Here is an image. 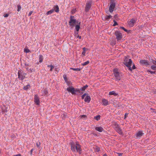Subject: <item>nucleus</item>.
Here are the masks:
<instances>
[{
    "instance_id": "nucleus-30",
    "label": "nucleus",
    "mask_w": 156,
    "mask_h": 156,
    "mask_svg": "<svg viewBox=\"0 0 156 156\" xmlns=\"http://www.w3.org/2000/svg\"><path fill=\"white\" fill-rule=\"evenodd\" d=\"M100 115H98L94 117V119L97 121L99 120L100 119Z\"/></svg>"
},
{
    "instance_id": "nucleus-44",
    "label": "nucleus",
    "mask_w": 156,
    "mask_h": 156,
    "mask_svg": "<svg viewBox=\"0 0 156 156\" xmlns=\"http://www.w3.org/2000/svg\"><path fill=\"white\" fill-rule=\"evenodd\" d=\"M83 51H86L88 49L85 47H84L83 48Z\"/></svg>"
},
{
    "instance_id": "nucleus-3",
    "label": "nucleus",
    "mask_w": 156,
    "mask_h": 156,
    "mask_svg": "<svg viewBox=\"0 0 156 156\" xmlns=\"http://www.w3.org/2000/svg\"><path fill=\"white\" fill-rule=\"evenodd\" d=\"M113 72L116 80H119L121 79L122 76L121 73L117 69H114Z\"/></svg>"
},
{
    "instance_id": "nucleus-60",
    "label": "nucleus",
    "mask_w": 156,
    "mask_h": 156,
    "mask_svg": "<svg viewBox=\"0 0 156 156\" xmlns=\"http://www.w3.org/2000/svg\"><path fill=\"white\" fill-rule=\"evenodd\" d=\"M27 70H29V69L28 68H27Z\"/></svg>"
},
{
    "instance_id": "nucleus-48",
    "label": "nucleus",
    "mask_w": 156,
    "mask_h": 156,
    "mask_svg": "<svg viewBox=\"0 0 156 156\" xmlns=\"http://www.w3.org/2000/svg\"><path fill=\"white\" fill-rule=\"evenodd\" d=\"M85 51H83L82 52V55H83L84 56L85 55Z\"/></svg>"
},
{
    "instance_id": "nucleus-49",
    "label": "nucleus",
    "mask_w": 156,
    "mask_h": 156,
    "mask_svg": "<svg viewBox=\"0 0 156 156\" xmlns=\"http://www.w3.org/2000/svg\"><path fill=\"white\" fill-rule=\"evenodd\" d=\"M13 156H21V155L20 154H17L14 155Z\"/></svg>"
},
{
    "instance_id": "nucleus-20",
    "label": "nucleus",
    "mask_w": 156,
    "mask_h": 156,
    "mask_svg": "<svg viewBox=\"0 0 156 156\" xmlns=\"http://www.w3.org/2000/svg\"><path fill=\"white\" fill-rule=\"evenodd\" d=\"M112 17V16L111 15H106L105 17V19L106 21H109Z\"/></svg>"
},
{
    "instance_id": "nucleus-35",
    "label": "nucleus",
    "mask_w": 156,
    "mask_h": 156,
    "mask_svg": "<svg viewBox=\"0 0 156 156\" xmlns=\"http://www.w3.org/2000/svg\"><path fill=\"white\" fill-rule=\"evenodd\" d=\"M151 68L154 70H156V66L154 65H152L151 66Z\"/></svg>"
},
{
    "instance_id": "nucleus-23",
    "label": "nucleus",
    "mask_w": 156,
    "mask_h": 156,
    "mask_svg": "<svg viewBox=\"0 0 156 156\" xmlns=\"http://www.w3.org/2000/svg\"><path fill=\"white\" fill-rule=\"evenodd\" d=\"M94 148L95 149V151L96 152H98L100 151V148L97 146H95L94 147Z\"/></svg>"
},
{
    "instance_id": "nucleus-13",
    "label": "nucleus",
    "mask_w": 156,
    "mask_h": 156,
    "mask_svg": "<svg viewBox=\"0 0 156 156\" xmlns=\"http://www.w3.org/2000/svg\"><path fill=\"white\" fill-rule=\"evenodd\" d=\"M76 152H78L80 154H81V146L78 143H76Z\"/></svg>"
},
{
    "instance_id": "nucleus-45",
    "label": "nucleus",
    "mask_w": 156,
    "mask_h": 156,
    "mask_svg": "<svg viewBox=\"0 0 156 156\" xmlns=\"http://www.w3.org/2000/svg\"><path fill=\"white\" fill-rule=\"evenodd\" d=\"M32 13H33V12L32 11H30L29 12V13L28 14V16H30L31 15V14Z\"/></svg>"
},
{
    "instance_id": "nucleus-36",
    "label": "nucleus",
    "mask_w": 156,
    "mask_h": 156,
    "mask_svg": "<svg viewBox=\"0 0 156 156\" xmlns=\"http://www.w3.org/2000/svg\"><path fill=\"white\" fill-rule=\"evenodd\" d=\"M88 94H87V93H84V94L81 96V98L82 99H83L84 98V97L85 96H86Z\"/></svg>"
},
{
    "instance_id": "nucleus-11",
    "label": "nucleus",
    "mask_w": 156,
    "mask_h": 156,
    "mask_svg": "<svg viewBox=\"0 0 156 156\" xmlns=\"http://www.w3.org/2000/svg\"><path fill=\"white\" fill-rule=\"evenodd\" d=\"M76 89L72 86H70L67 88V90L69 92H71L72 94H76Z\"/></svg>"
},
{
    "instance_id": "nucleus-39",
    "label": "nucleus",
    "mask_w": 156,
    "mask_h": 156,
    "mask_svg": "<svg viewBox=\"0 0 156 156\" xmlns=\"http://www.w3.org/2000/svg\"><path fill=\"white\" fill-rule=\"evenodd\" d=\"M63 77L64 78V79L65 81H67V78L66 76L65 75H64L63 76Z\"/></svg>"
},
{
    "instance_id": "nucleus-2",
    "label": "nucleus",
    "mask_w": 156,
    "mask_h": 156,
    "mask_svg": "<svg viewBox=\"0 0 156 156\" xmlns=\"http://www.w3.org/2000/svg\"><path fill=\"white\" fill-rule=\"evenodd\" d=\"M113 125V128L119 134L121 135L123 134V132L119 124L115 122Z\"/></svg>"
},
{
    "instance_id": "nucleus-29",
    "label": "nucleus",
    "mask_w": 156,
    "mask_h": 156,
    "mask_svg": "<svg viewBox=\"0 0 156 156\" xmlns=\"http://www.w3.org/2000/svg\"><path fill=\"white\" fill-rule=\"evenodd\" d=\"M30 87V85L29 84H28L24 87L23 89L25 90H27Z\"/></svg>"
},
{
    "instance_id": "nucleus-52",
    "label": "nucleus",
    "mask_w": 156,
    "mask_h": 156,
    "mask_svg": "<svg viewBox=\"0 0 156 156\" xmlns=\"http://www.w3.org/2000/svg\"><path fill=\"white\" fill-rule=\"evenodd\" d=\"M77 37V38H79V39H81V36L78 35Z\"/></svg>"
},
{
    "instance_id": "nucleus-58",
    "label": "nucleus",
    "mask_w": 156,
    "mask_h": 156,
    "mask_svg": "<svg viewBox=\"0 0 156 156\" xmlns=\"http://www.w3.org/2000/svg\"><path fill=\"white\" fill-rule=\"evenodd\" d=\"M127 115V114L126 113L125 115V118H126V115Z\"/></svg>"
},
{
    "instance_id": "nucleus-40",
    "label": "nucleus",
    "mask_w": 156,
    "mask_h": 156,
    "mask_svg": "<svg viewBox=\"0 0 156 156\" xmlns=\"http://www.w3.org/2000/svg\"><path fill=\"white\" fill-rule=\"evenodd\" d=\"M120 28L123 30L125 32H127L128 30L127 29L125 28L124 27H120Z\"/></svg>"
},
{
    "instance_id": "nucleus-6",
    "label": "nucleus",
    "mask_w": 156,
    "mask_h": 156,
    "mask_svg": "<svg viewBox=\"0 0 156 156\" xmlns=\"http://www.w3.org/2000/svg\"><path fill=\"white\" fill-rule=\"evenodd\" d=\"M93 3V1L91 0H90L87 1L86 4V7L85 8V11L86 12H88L90 9L91 5Z\"/></svg>"
},
{
    "instance_id": "nucleus-19",
    "label": "nucleus",
    "mask_w": 156,
    "mask_h": 156,
    "mask_svg": "<svg viewBox=\"0 0 156 156\" xmlns=\"http://www.w3.org/2000/svg\"><path fill=\"white\" fill-rule=\"evenodd\" d=\"M91 100V98L89 96L87 95L84 98V101L87 103H89Z\"/></svg>"
},
{
    "instance_id": "nucleus-16",
    "label": "nucleus",
    "mask_w": 156,
    "mask_h": 156,
    "mask_svg": "<svg viewBox=\"0 0 156 156\" xmlns=\"http://www.w3.org/2000/svg\"><path fill=\"white\" fill-rule=\"evenodd\" d=\"M52 9L54 10V12L55 11L57 13L59 11V7L58 5H57L54 6Z\"/></svg>"
},
{
    "instance_id": "nucleus-46",
    "label": "nucleus",
    "mask_w": 156,
    "mask_h": 156,
    "mask_svg": "<svg viewBox=\"0 0 156 156\" xmlns=\"http://www.w3.org/2000/svg\"><path fill=\"white\" fill-rule=\"evenodd\" d=\"M152 62L153 64L156 65V61L153 60Z\"/></svg>"
},
{
    "instance_id": "nucleus-9",
    "label": "nucleus",
    "mask_w": 156,
    "mask_h": 156,
    "mask_svg": "<svg viewBox=\"0 0 156 156\" xmlns=\"http://www.w3.org/2000/svg\"><path fill=\"white\" fill-rule=\"evenodd\" d=\"M115 35L117 41L120 40L122 38V34L119 31H116L115 33Z\"/></svg>"
},
{
    "instance_id": "nucleus-41",
    "label": "nucleus",
    "mask_w": 156,
    "mask_h": 156,
    "mask_svg": "<svg viewBox=\"0 0 156 156\" xmlns=\"http://www.w3.org/2000/svg\"><path fill=\"white\" fill-rule=\"evenodd\" d=\"M113 21L114 22V23L113 24V26H115L118 25V23H117V22L115 21L114 20H113Z\"/></svg>"
},
{
    "instance_id": "nucleus-56",
    "label": "nucleus",
    "mask_w": 156,
    "mask_h": 156,
    "mask_svg": "<svg viewBox=\"0 0 156 156\" xmlns=\"http://www.w3.org/2000/svg\"><path fill=\"white\" fill-rule=\"evenodd\" d=\"M75 10H73L72 11V13H73V12H74Z\"/></svg>"
},
{
    "instance_id": "nucleus-17",
    "label": "nucleus",
    "mask_w": 156,
    "mask_h": 156,
    "mask_svg": "<svg viewBox=\"0 0 156 156\" xmlns=\"http://www.w3.org/2000/svg\"><path fill=\"white\" fill-rule=\"evenodd\" d=\"M102 102L103 105L104 106H107L108 104V101L105 99H102Z\"/></svg>"
},
{
    "instance_id": "nucleus-10",
    "label": "nucleus",
    "mask_w": 156,
    "mask_h": 156,
    "mask_svg": "<svg viewBox=\"0 0 156 156\" xmlns=\"http://www.w3.org/2000/svg\"><path fill=\"white\" fill-rule=\"evenodd\" d=\"M124 64L127 67H129L131 66L132 63V61L131 59L126 58L124 61Z\"/></svg>"
},
{
    "instance_id": "nucleus-21",
    "label": "nucleus",
    "mask_w": 156,
    "mask_h": 156,
    "mask_svg": "<svg viewBox=\"0 0 156 156\" xmlns=\"http://www.w3.org/2000/svg\"><path fill=\"white\" fill-rule=\"evenodd\" d=\"M109 95H114V96H116L118 94L115 93V91H113L110 92L109 93Z\"/></svg>"
},
{
    "instance_id": "nucleus-4",
    "label": "nucleus",
    "mask_w": 156,
    "mask_h": 156,
    "mask_svg": "<svg viewBox=\"0 0 156 156\" xmlns=\"http://www.w3.org/2000/svg\"><path fill=\"white\" fill-rule=\"evenodd\" d=\"M27 75V73L24 72L21 70H19L18 71V78L20 80H23Z\"/></svg>"
},
{
    "instance_id": "nucleus-57",
    "label": "nucleus",
    "mask_w": 156,
    "mask_h": 156,
    "mask_svg": "<svg viewBox=\"0 0 156 156\" xmlns=\"http://www.w3.org/2000/svg\"><path fill=\"white\" fill-rule=\"evenodd\" d=\"M127 115V114L126 113L125 115V118H126V115Z\"/></svg>"
},
{
    "instance_id": "nucleus-59",
    "label": "nucleus",
    "mask_w": 156,
    "mask_h": 156,
    "mask_svg": "<svg viewBox=\"0 0 156 156\" xmlns=\"http://www.w3.org/2000/svg\"><path fill=\"white\" fill-rule=\"evenodd\" d=\"M69 82H67V84H68V85L69 84Z\"/></svg>"
},
{
    "instance_id": "nucleus-55",
    "label": "nucleus",
    "mask_w": 156,
    "mask_h": 156,
    "mask_svg": "<svg viewBox=\"0 0 156 156\" xmlns=\"http://www.w3.org/2000/svg\"><path fill=\"white\" fill-rule=\"evenodd\" d=\"M103 156H108L106 154H105Z\"/></svg>"
},
{
    "instance_id": "nucleus-51",
    "label": "nucleus",
    "mask_w": 156,
    "mask_h": 156,
    "mask_svg": "<svg viewBox=\"0 0 156 156\" xmlns=\"http://www.w3.org/2000/svg\"><path fill=\"white\" fill-rule=\"evenodd\" d=\"M136 68V67H135V65H133V67H132V69H135V68Z\"/></svg>"
},
{
    "instance_id": "nucleus-7",
    "label": "nucleus",
    "mask_w": 156,
    "mask_h": 156,
    "mask_svg": "<svg viewBox=\"0 0 156 156\" xmlns=\"http://www.w3.org/2000/svg\"><path fill=\"white\" fill-rule=\"evenodd\" d=\"M140 63L141 66H147L150 64V62L146 59H141L140 61Z\"/></svg>"
},
{
    "instance_id": "nucleus-12",
    "label": "nucleus",
    "mask_w": 156,
    "mask_h": 156,
    "mask_svg": "<svg viewBox=\"0 0 156 156\" xmlns=\"http://www.w3.org/2000/svg\"><path fill=\"white\" fill-rule=\"evenodd\" d=\"M136 21V19L134 18L131 19L128 22V24L129 27H132Z\"/></svg>"
},
{
    "instance_id": "nucleus-15",
    "label": "nucleus",
    "mask_w": 156,
    "mask_h": 156,
    "mask_svg": "<svg viewBox=\"0 0 156 156\" xmlns=\"http://www.w3.org/2000/svg\"><path fill=\"white\" fill-rule=\"evenodd\" d=\"M75 146H76V143H74L73 142L71 143V149L73 152H76V148H75Z\"/></svg>"
},
{
    "instance_id": "nucleus-1",
    "label": "nucleus",
    "mask_w": 156,
    "mask_h": 156,
    "mask_svg": "<svg viewBox=\"0 0 156 156\" xmlns=\"http://www.w3.org/2000/svg\"><path fill=\"white\" fill-rule=\"evenodd\" d=\"M110 1L109 4V10L110 12L112 13L114 10V9L115 7L116 4V1L115 0H109Z\"/></svg>"
},
{
    "instance_id": "nucleus-61",
    "label": "nucleus",
    "mask_w": 156,
    "mask_h": 156,
    "mask_svg": "<svg viewBox=\"0 0 156 156\" xmlns=\"http://www.w3.org/2000/svg\"><path fill=\"white\" fill-rule=\"evenodd\" d=\"M31 71L32 72V70H31Z\"/></svg>"
},
{
    "instance_id": "nucleus-43",
    "label": "nucleus",
    "mask_w": 156,
    "mask_h": 156,
    "mask_svg": "<svg viewBox=\"0 0 156 156\" xmlns=\"http://www.w3.org/2000/svg\"><path fill=\"white\" fill-rule=\"evenodd\" d=\"M9 13H6L4 15V17L6 18L8 17L9 16Z\"/></svg>"
},
{
    "instance_id": "nucleus-53",
    "label": "nucleus",
    "mask_w": 156,
    "mask_h": 156,
    "mask_svg": "<svg viewBox=\"0 0 156 156\" xmlns=\"http://www.w3.org/2000/svg\"><path fill=\"white\" fill-rule=\"evenodd\" d=\"M82 118H85L86 117V115H83L81 116Z\"/></svg>"
},
{
    "instance_id": "nucleus-5",
    "label": "nucleus",
    "mask_w": 156,
    "mask_h": 156,
    "mask_svg": "<svg viewBox=\"0 0 156 156\" xmlns=\"http://www.w3.org/2000/svg\"><path fill=\"white\" fill-rule=\"evenodd\" d=\"M74 16H71L69 18V25L72 28L73 27L76 22V20L74 19Z\"/></svg>"
},
{
    "instance_id": "nucleus-14",
    "label": "nucleus",
    "mask_w": 156,
    "mask_h": 156,
    "mask_svg": "<svg viewBox=\"0 0 156 156\" xmlns=\"http://www.w3.org/2000/svg\"><path fill=\"white\" fill-rule=\"evenodd\" d=\"M34 102L37 105H39L40 104V100L39 96L37 94H35L34 97Z\"/></svg>"
},
{
    "instance_id": "nucleus-38",
    "label": "nucleus",
    "mask_w": 156,
    "mask_h": 156,
    "mask_svg": "<svg viewBox=\"0 0 156 156\" xmlns=\"http://www.w3.org/2000/svg\"><path fill=\"white\" fill-rule=\"evenodd\" d=\"M24 52L27 53L30 52V50L29 49H25L24 50Z\"/></svg>"
},
{
    "instance_id": "nucleus-47",
    "label": "nucleus",
    "mask_w": 156,
    "mask_h": 156,
    "mask_svg": "<svg viewBox=\"0 0 156 156\" xmlns=\"http://www.w3.org/2000/svg\"><path fill=\"white\" fill-rule=\"evenodd\" d=\"M117 154H118L119 156H121L123 154L122 153H118Z\"/></svg>"
},
{
    "instance_id": "nucleus-33",
    "label": "nucleus",
    "mask_w": 156,
    "mask_h": 156,
    "mask_svg": "<svg viewBox=\"0 0 156 156\" xmlns=\"http://www.w3.org/2000/svg\"><path fill=\"white\" fill-rule=\"evenodd\" d=\"M48 67H50V71H52L53 69L54 68V66L52 65H48Z\"/></svg>"
},
{
    "instance_id": "nucleus-32",
    "label": "nucleus",
    "mask_w": 156,
    "mask_h": 156,
    "mask_svg": "<svg viewBox=\"0 0 156 156\" xmlns=\"http://www.w3.org/2000/svg\"><path fill=\"white\" fill-rule=\"evenodd\" d=\"M90 63V62L89 61H87L84 63H82V65L83 66H85L87 64H88Z\"/></svg>"
},
{
    "instance_id": "nucleus-31",
    "label": "nucleus",
    "mask_w": 156,
    "mask_h": 156,
    "mask_svg": "<svg viewBox=\"0 0 156 156\" xmlns=\"http://www.w3.org/2000/svg\"><path fill=\"white\" fill-rule=\"evenodd\" d=\"M70 69L75 71H80L81 70L79 68H70Z\"/></svg>"
},
{
    "instance_id": "nucleus-34",
    "label": "nucleus",
    "mask_w": 156,
    "mask_h": 156,
    "mask_svg": "<svg viewBox=\"0 0 156 156\" xmlns=\"http://www.w3.org/2000/svg\"><path fill=\"white\" fill-rule=\"evenodd\" d=\"M147 72H148L149 73H150L151 74H155V71H152L150 70H147Z\"/></svg>"
},
{
    "instance_id": "nucleus-22",
    "label": "nucleus",
    "mask_w": 156,
    "mask_h": 156,
    "mask_svg": "<svg viewBox=\"0 0 156 156\" xmlns=\"http://www.w3.org/2000/svg\"><path fill=\"white\" fill-rule=\"evenodd\" d=\"M78 93L80 95L82 94L83 93V91L81 90V89H76V93Z\"/></svg>"
},
{
    "instance_id": "nucleus-50",
    "label": "nucleus",
    "mask_w": 156,
    "mask_h": 156,
    "mask_svg": "<svg viewBox=\"0 0 156 156\" xmlns=\"http://www.w3.org/2000/svg\"><path fill=\"white\" fill-rule=\"evenodd\" d=\"M129 68V70L130 71H132V69L131 67V66H130L129 67H128Z\"/></svg>"
},
{
    "instance_id": "nucleus-37",
    "label": "nucleus",
    "mask_w": 156,
    "mask_h": 156,
    "mask_svg": "<svg viewBox=\"0 0 156 156\" xmlns=\"http://www.w3.org/2000/svg\"><path fill=\"white\" fill-rule=\"evenodd\" d=\"M17 11L18 12L20 11L21 8V6L20 5H18L17 6Z\"/></svg>"
},
{
    "instance_id": "nucleus-27",
    "label": "nucleus",
    "mask_w": 156,
    "mask_h": 156,
    "mask_svg": "<svg viewBox=\"0 0 156 156\" xmlns=\"http://www.w3.org/2000/svg\"><path fill=\"white\" fill-rule=\"evenodd\" d=\"M88 86L87 85H85L83 86V87L80 88V89L81 90L83 91H84L85 89Z\"/></svg>"
},
{
    "instance_id": "nucleus-25",
    "label": "nucleus",
    "mask_w": 156,
    "mask_h": 156,
    "mask_svg": "<svg viewBox=\"0 0 156 156\" xmlns=\"http://www.w3.org/2000/svg\"><path fill=\"white\" fill-rule=\"evenodd\" d=\"M42 92V93L43 94H44V95H47L48 93V91L47 89H45Z\"/></svg>"
},
{
    "instance_id": "nucleus-24",
    "label": "nucleus",
    "mask_w": 156,
    "mask_h": 156,
    "mask_svg": "<svg viewBox=\"0 0 156 156\" xmlns=\"http://www.w3.org/2000/svg\"><path fill=\"white\" fill-rule=\"evenodd\" d=\"M43 59V56L42 55H40L39 56V62L41 63L42 62Z\"/></svg>"
},
{
    "instance_id": "nucleus-18",
    "label": "nucleus",
    "mask_w": 156,
    "mask_h": 156,
    "mask_svg": "<svg viewBox=\"0 0 156 156\" xmlns=\"http://www.w3.org/2000/svg\"><path fill=\"white\" fill-rule=\"evenodd\" d=\"M95 129L96 130L100 132H101L104 130V129L101 126L96 127Z\"/></svg>"
},
{
    "instance_id": "nucleus-8",
    "label": "nucleus",
    "mask_w": 156,
    "mask_h": 156,
    "mask_svg": "<svg viewBox=\"0 0 156 156\" xmlns=\"http://www.w3.org/2000/svg\"><path fill=\"white\" fill-rule=\"evenodd\" d=\"M144 134V133L142 130H138L136 131L135 136L136 138V139H140L141 138V137L143 136Z\"/></svg>"
},
{
    "instance_id": "nucleus-42",
    "label": "nucleus",
    "mask_w": 156,
    "mask_h": 156,
    "mask_svg": "<svg viewBox=\"0 0 156 156\" xmlns=\"http://www.w3.org/2000/svg\"><path fill=\"white\" fill-rule=\"evenodd\" d=\"M40 145V142H37L36 143V146L38 147H39Z\"/></svg>"
},
{
    "instance_id": "nucleus-26",
    "label": "nucleus",
    "mask_w": 156,
    "mask_h": 156,
    "mask_svg": "<svg viewBox=\"0 0 156 156\" xmlns=\"http://www.w3.org/2000/svg\"><path fill=\"white\" fill-rule=\"evenodd\" d=\"M80 23H79V24L75 26V29L76 31L78 32L80 28Z\"/></svg>"
},
{
    "instance_id": "nucleus-28",
    "label": "nucleus",
    "mask_w": 156,
    "mask_h": 156,
    "mask_svg": "<svg viewBox=\"0 0 156 156\" xmlns=\"http://www.w3.org/2000/svg\"><path fill=\"white\" fill-rule=\"evenodd\" d=\"M53 12H54V10H52V9H51V10L48 11L47 13H46V14L48 15L51 14Z\"/></svg>"
},
{
    "instance_id": "nucleus-54",
    "label": "nucleus",
    "mask_w": 156,
    "mask_h": 156,
    "mask_svg": "<svg viewBox=\"0 0 156 156\" xmlns=\"http://www.w3.org/2000/svg\"><path fill=\"white\" fill-rule=\"evenodd\" d=\"M33 149H31V151H30V153H31V154H32V152H33Z\"/></svg>"
}]
</instances>
